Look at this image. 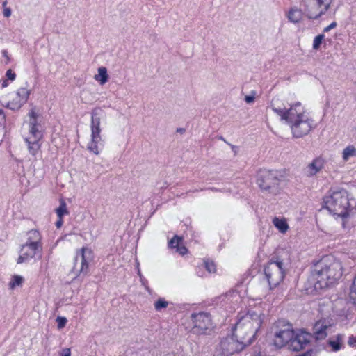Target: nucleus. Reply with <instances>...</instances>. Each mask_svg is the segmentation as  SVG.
I'll return each mask as SVG.
<instances>
[{"label": "nucleus", "mask_w": 356, "mask_h": 356, "mask_svg": "<svg viewBox=\"0 0 356 356\" xmlns=\"http://www.w3.org/2000/svg\"><path fill=\"white\" fill-rule=\"evenodd\" d=\"M270 108L280 117L281 120H284L290 125L292 134L296 138H301L308 134L314 127V120L299 102L286 109L272 101Z\"/></svg>", "instance_id": "obj_1"}, {"label": "nucleus", "mask_w": 356, "mask_h": 356, "mask_svg": "<svg viewBox=\"0 0 356 356\" xmlns=\"http://www.w3.org/2000/svg\"><path fill=\"white\" fill-rule=\"evenodd\" d=\"M343 275L341 262L332 256H325L318 261L312 270L316 280L315 287L325 288L340 279Z\"/></svg>", "instance_id": "obj_2"}, {"label": "nucleus", "mask_w": 356, "mask_h": 356, "mask_svg": "<svg viewBox=\"0 0 356 356\" xmlns=\"http://www.w3.org/2000/svg\"><path fill=\"white\" fill-rule=\"evenodd\" d=\"M330 194L323 199V203L327 210L333 215H337L343 219L349 217L353 212L349 209V202L346 191L337 189L330 191Z\"/></svg>", "instance_id": "obj_3"}, {"label": "nucleus", "mask_w": 356, "mask_h": 356, "mask_svg": "<svg viewBox=\"0 0 356 356\" xmlns=\"http://www.w3.org/2000/svg\"><path fill=\"white\" fill-rule=\"evenodd\" d=\"M261 323L260 314L254 311H249L245 316L239 318L235 326L234 332H236L237 337L250 338L252 343Z\"/></svg>", "instance_id": "obj_4"}, {"label": "nucleus", "mask_w": 356, "mask_h": 356, "mask_svg": "<svg viewBox=\"0 0 356 356\" xmlns=\"http://www.w3.org/2000/svg\"><path fill=\"white\" fill-rule=\"evenodd\" d=\"M283 178L277 170H263L259 174L257 184L265 194L276 195L280 192V184Z\"/></svg>", "instance_id": "obj_5"}, {"label": "nucleus", "mask_w": 356, "mask_h": 356, "mask_svg": "<svg viewBox=\"0 0 356 356\" xmlns=\"http://www.w3.org/2000/svg\"><path fill=\"white\" fill-rule=\"evenodd\" d=\"M251 344V339H246L245 337H239L236 336V332L234 331V334L223 338L219 345V351L226 356L232 355L239 353L245 348V347Z\"/></svg>", "instance_id": "obj_6"}, {"label": "nucleus", "mask_w": 356, "mask_h": 356, "mask_svg": "<svg viewBox=\"0 0 356 356\" xmlns=\"http://www.w3.org/2000/svg\"><path fill=\"white\" fill-rule=\"evenodd\" d=\"M332 3V0H302L300 5L309 19H316L330 10Z\"/></svg>", "instance_id": "obj_7"}, {"label": "nucleus", "mask_w": 356, "mask_h": 356, "mask_svg": "<svg viewBox=\"0 0 356 356\" xmlns=\"http://www.w3.org/2000/svg\"><path fill=\"white\" fill-rule=\"evenodd\" d=\"M31 117L29 122V136L25 138L28 145V149L30 154L35 155L40 148V140L42 137V134L38 129L36 118L37 114L33 110L29 113Z\"/></svg>", "instance_id": "obj_8"}, {"label": "nucleus", "mask_w": 356, "mask_h": 356, "mask_svg": "<svg viewBox=\"0 0 356 356\" xmlns=\"http://www.w3.org/2000/svg\"><path fill=\"white\" fill-rule=\"evenodd\" d=\"M270 288L276 287L284 279L283 263L280 260L270 261L264 269Z\"/></svg>", "instance_id": "obj_9"}, {"label": "nucleus", "mask_w": 356, "mask_h": 356, "mask_svg": "<svg viewBox=\"0 0 356 356\" xmlns=\"http://www.w3.org/2000/svg\"><path fill=\"white\" fill-rule=\"evenodd\" d=\"M91 260L92 251L90 249L83 248L78 250L74 260V273L76 276L81 273L86 275L88 271V264Z\"/></svg>", "instance_id": "obj_10"}, {"label": "nucleus", "mask_w": 356, "mask_h": 356, "mask_svg": "<svg viewBox=\"0 0 356 356\" xmlns=\"http://www.w3.org/2000/svg\"><path fill=\"white\" fill-rule=\"evenodd\" d=\"M191 318L193 324L192 332L196 334H206L211 326V318L207 313L193 314Z\"/></svg>", "instance_id": "obj_11"}, {"label": "nucleus", "mask_w": 356, "mask_h": 356, "mask_svg": "<svg viewBox=\"0 0 356 356\" xmlns=\"http://www.w3.org/2000/svg\"><path fill=\"white\" fill-rule=\"evenodd\" d=\"M309 342V335L305 332L294 334L289 343V349L293 351L302 350Z\"/></svg>", "instance_id": "obj_12"}, {"label": "nucleus", "mask_w": 356, "mask_h": 356, "mask_svg": "<svg viewBox=\"0 0 356 356\" xmlns=\"http://www.w3.org/2000/svg\"><path fill=\"white\" fill-rule=\"evenodd\" d=\"M41 250L42 248L40 247L25 243L21 247L20 255L17 259V264L25 262L33 258L37 252Z\"/></svg>", "instance_id": "obj_13"}, {"label": "nucleus", "mask_w": 356, "mask_h": 356, "mask_svg": "<svg viewBox=\"0 0 356 356\" xmlns=\"http://www.w3.org/2000/svg\"><path fill=\"white\" fill-rule=\"evenodd\" d=\"M293 337L294 332L289 328L277 332L275 334L274 345L279 348L284 346L286 344L289 345Z\"/></svg>", "instance_id": "obj_14"}, {"label": "nucleus", "mask_w": 356, "mask_h": 356, "mask_svg": "<svg viewBox=\"0 0 356 356\" xmlns=\"http://www.w3.org/2000/svg\"><path fill=\"white\" fill-rule=\"evenodd\" d=\"M331 326V324L327 321L325 319L320 320L317 321L314 326L313 334L314 338L316 340H322L324 339L327 333L326 332L327 329Z\"/></svg>", "instance_id": "obj_15"}, {"label": "nucleus", "mask_w": 356, "mask_h": 356, "mask_svg": "<svg viewBox=\"0 0 356 356\" xmlns=\"http://www.w3.org/2000/svg\"><path fill=\"white\" fill-rule=\"evenodd\" d=\"M101 110L99 108H95L92 111V120H91V138L94 139H102L100 136V118L99 117Z\"/></svg>", "instance_id": "obj_16"}, {"label": "nucleus", "mask_w": 356, "mask_h": 356, "mask_svg": "<svg viewBox=\"0 0 356 356\" xmlns=\"http://www.w3.org/2000/svg\"><path fill=\"white\" fill-rule=\"evenodd\" d=\"M323 166V160L321 158H316L304 169V174L308 177H312L320 172Z\"/></svg>", "instance_id": "obj_17"}, {"label": "nucleus", "mask_w": 356, "mask_h": 356, "mask_svg": "<svg viewBox=\"0 0 356 356\" xmlns=\"http://www.w3.org/2000/svg\"><path fill=\"white\" fill-rule=\"evenodd\" d=\"M302 8H298L297 6H293L290 8L286 14V17L292 23L297 24L301 22L304 19V17L306 16V13L305 12L304 7Z\"/></svg>", "instance_id": "obj_18"}, {"label": "nucleus", "mask_w": 356, "mask_h": 356, "mask_svg": "<svg viewBox=\"0 0 356 356\" xmlns=\"http://www.w3.org/2000/svg\"><path fill=\"white\" fill-rule=\"evenodd\" d=\"M17 94L19 97V100L15 104L12 103V106L8 104V106L11 109H18L21 108V106L27 102L30 95V91L26 88H21L18 90Z\"/></svg>", "instance_id": "obj_19"}, {"label": "nucleus", "mask_w": 356, "mask_h": 356, "mask_svg": "<svg viewBox=\"0 0 356 356\" xmlns=\"http://www.w3.org/2000/svg\"><path fill=\"white\" fill-rule=\"evenodd\" d=\"M26 243L42 248V237L40 233L38 230L31 229L26 234Z\"/></svg>", "instance_id": "obj_20"}, {"label": "nucleus", "mask_w": 356, "mask_h": 356, "mask_svg": "<svg viewBox=\"0 0 356 356\" xmlns=\"http://www.w3.org/2000/svg\"><path fill=\"white\" fill-rule=\"evenodd\" d=\"M94 79L101 85L105 84L108 80L107 69L105 67L98 68V74L95 75Z\"/></svg>", "instance_id": "obj_21"}, {"label": "nucleus", "mask_w": 356, "mask_h": 356, "mask_svg": "<svg viewBox=\"0 0 356 356\" xmlns=\"http://www.w3.org/2000/svg\"><path fill=\"white\" fill-rule=\"evenodd\" d=\"M273 223L281 233H285L289 229V225L284 218H274Z\"/></svg>", "instance_id": "obj_22"}, {"label": "nucleus", "mask_w": 356, "mask_h": 356, "mask_svg": "<svg viewBox=\"0 0 356 356\" xmlns=\"http://www.w3.org/2000/svg\"><path fill=\"white\" fill-rule=\"evenodd\" d=\"M56 213L59 218H63L65 214H68L67 204L63 200H60V206L56 209Z\"/></svg>", "instance_id": "obj_23"}, {"label": "nucleus", "mask_w": 356, "mask_h": 356, "mask_svg": "<svg viewBox=\"0 0 356 356\" xmlns=\"http://www.w3.org/2000/svg\"><path fill=\"white\" fill-rule=\"evenodd\" d=\"M102 139H94L93 138H91V141L88 145V149L97 155L99 154L98 143Z\"/></svg>", "instance_id": "obj_24"}, {"label": "nucleus", "mask_w": 356, "mask_h": 356, "mask_svg": "<svg viewBox=\"0 0 356 356\" xmlns=\"http://www.w3.org/2000/svg\"><path fill=\"white\" fill-rule=\"evenodd\" d=\"M356 156V149L353 146H348L343 151V159L347 161L350 157Z\"/></svg>", "instance_id": "obj_25"}, {"label": "nucleus", "mask_w": 356, "mask_h": 356, "mask_svg": "<svg viewBox=\"0 0 356 356\" xmlns=\"http://www.w3.org/2000/svg\"><path fill=\"white\" fill-rule=\"evenodd\" d=\"M341 341H342V336L340 334H338L337 337V340H330L329 341V345L332 347L333 351H337L340 350L341 346Z\"/></svg>", "instance_id": "obj_26"}, {"label": "nucleus", "mask_w": 356, "mask_h": 356, "mask_svg": "<svg viewBox=\"0 0 356 356\" xmlns=\"http://www.w3.org/2000/svg\"><path fill=\"white\" fill-rule=\"evenodd\" d=\"M24 281V278L20 275H14L12 281L10 282L9 286L11 289H13L16 286H20Z\"/></svg>", "instance_id": "obj_27"}, {"label": "nucleus", "mask_w": 356, "mask_h": 356, "mask_svg": "<svg viewBox=\"0 0 356 356\" xmlns=\"http://www.w3.org/2000/svg\"><path fill=\"white\" fill-rule=\"evenodd\" d=\"M324 38V35L323 34H320L314 38V42H313V49H318L321 44H322L323 39Z\"/></svg>", "instance_id": "obj_28"}, {"label": "nucleus", "mask_w": 356, "mask_h": 356, "mask_svg": "<svg viewBox=\"0 0 356 356\" xmlns=\"http://www.w3.org/2000/svg\"><path fill=\"white\" fill-rule=\"evenodd\" d=\"M182 238L178 236H175L170 241H169V247L171 248H177L180 243V241Z\"/></svg>", "instance_id": "obj_29"}, {"label": "nucleus", "mask_w": 356, "mask_h": 356, "mask_svg": "<svg viewBox=\"0 0 356 356\" xmlns=\"http://www.w3.org/2000/svg\"><path fill=\"white\" fill-rule=\"evenodd\" d=\"M168 305V302L165 300H164L162 298L159 299L156 302L154 303V307L156 310H161L163 308L167 307Z\"/></svg>", "instance_id": "obj_30"}, {"label": "nucleus", "mask_w": 356, "mask_h": 356, "mask_svg": "<svg viewBox=\"0 0 356 356\" xmlns=\"http://www.w3.org/2000/svg\"><path fill=\"white\" fill-rule=\"evenodd\" d=\"M350 299L353 300L354 304H356V276L353 280L350 293Z\"/></svg>", "instance_id": "obj_31"}, {"label": "nucleus", "mask_w": 356, "mask_h": 356, "mask_svg": "<svg viewBox=\"0 0 356 356\" xmlns=\"http://www.w3.org/2000/svg\"><path fill=\"white\" fill-rule=\"evenodd\" d=\"M56 322L58 323V328L62 329L65 326L67 319L65 317L58 316L56 318Z\"/></svg>", "instance_id": "obj_32"}, {"label": "nucleus", "mask_w": 356, "mask_h": 356, "mask_svg": "<svg viewBox=\"0 0 356 356\" xmlns=\"http://www.w3.org/2000/svg\"><path fill=\"white\" fill-rule=\"evenodd\" d=\"M256 96V92L254 90H252L251 92V94L250 95H246L245 97V101L248 104H252L254 102Z\"/></svg>", "instance_id": "obj_33"}, {"label": "nucleus", "mask_w": 356, "mask_h": 356, "mask_svg": "<svg viewBox=\"0 0 356 356\" xmlns=\"http://www.w3.org/2000/svg\"><path fill=\"white\" fill-rule=\"evenodd\" d=\"M204 264H205V267H206L207 270L209 273L215 272L216 266H215L214 264L212 261H205Z\"/></svg>", "instance_id": "obj_34"}, {"label": "nucleus", "mask_w": 356, "mask_h": 356, "mask_svg": "<svg viewBox=\"0 0 356 356\" xmlns=\"http://www.w3.org/2000/svg\"><path fill=\"white\" fill-rule=\"evenodd\" d=\"M6 3H7V1H4L3 3V15L6 17H8L10 16L11 15V9L10 8H6Z\"/></svg>", "instance_id": "obj_35"}, {"label": "nucleus", "mask_w": 356, "mask_h": 356, "mask_svg": "<svg viewBox=\"0 0 356 356\" xmlns=\"http://www.w3.org/2000/svg\"><path fill=\"white\" fill-rule=\"evenodd\" d=\"M177 252L179 254H181V255H184V254H186L187 253L188 250H187V248L185 246H180V245H179L177 248Z\"/></svg>", "instance_id": "obj_36"}, {"label": "nucleus", "mask_w": 356, "mask_h": 356, "mask_svg": "<svg viewBox=\"0 0 356 356\" xmlns=\"http://www.w3.org/2000/svg\"><path fill=\"white\" fill-rule=\"evenodd\" d=\"M6 76L8 79L11 81L15 80L16 76L15 74L10 69L6 72Z\"/></svg>", "instance_id": "obj_37"}, {"label": "nucleus", "mask_w": 356, "mask_h": 356, "mask_svg": "<svg viewBox=\"0 0 356 356\" xmlns=\"http://www.w3.org/2000/svg\"><path fill=\"white\" fill-rule=\"evenodd\" d=\"M336 26H337V23L334 22L331 23L329 26L325 27L323 31L324 32H327L330 30H331L332 29H334V27H336Z\"/></svg>", "instance_id": "obj_38"}, {"label": "nucleus", "mask_w": 356, "mask_h": 356, "mask_svg": "<svg viewBox=\"0 0 356 356\" xmlns=\"http://www.w3.org/2000/svg\"><path fill=\"white\" fill-rule=\"evenodd\" d=\"M70 350L69 348H65L62 350L60 356H70Z\"/></svg>", "instance_id": "obj_39"}, {"label": "nucleus", "mask_w": 356, "mask_h": 356, "mask_svg": "<svg viewBox=\"0 0 356 356\" xmlns=\"http://www.w3.org/2000/svg\"><path fill=\"white\" fill-rule=\"evenodd\" d=\"M356 343V338L353 336H351L348 339V344L350 346H353Z\"/></svg>", "instance_id": "obj_40"}, {"label": "nucleus", "mask_w": 356, "mask_h": 356, "mask_svg": "<svg viewBox=\"0 0 356 356\" xmlns=\"http://www.w3.org/2000/svg\"><path fill=\"white\" fill-rule=\"evenodd\" d=\"M5 120V114L2 109H0V124Z\"/></svg>", "instance_id": "obj_41"}, {"label": "nucleus", "mask_w": 356, "mask_h": 356, "mask_svg": "<svg viewBox=\"0 0 356 356\" xmlns=\"http://www.w3.org/2000/svg\"><path fill=\"white\" fill-rule=\"evenodd\" d=\"M251 356H262L259 349H255Z\"/></svg>", "instance_id": "obj_42"}, {"label": "nucleus", "mask_w": 356, "mask_h": 356, "mask_svg": "<svg viewBox=\"0 0 356 356\" xmlns=\"http://www.w3.org/2000/svg\"><path fill=\"white\" fill-rule=\"evenodd\" d=\"M2 54H3V56L6 58V60H6V63H8V62L9 61V60H10V58H9V56H8V51H7L6 50H3V51H2Z\"/></svg>", "instance_id": "obj_43"}, {"label": "nucleus", "mask_w": 356, "mask_h": 356, "mask_svg": "<svg viewBox=\"0 0 356 356\" xmlns=\"http://www.w3.org/2000/svg\"><path fill=\"white\" fill-rule=\"evenodd\" d=\"M63 219L62 218H59V220L56 222V226L59 228L62 226L63 225Z\"/></svg>", "instance_id": "obj_44"}, {"label": "nucleus", "mask_w": 356, "mask_h": 356, "mask_svg": "<svg viewBox=\"0 0 356 356\" xmlns=\"http://www.w3.org/2000/svg\"><path fill=\"white\" fill-rule=\"evenodd\" d=\"M8 86V83H7V81L6 80H4L3 83H2V87L3 88H5Z\"/></svg>", "instance_id": "obj_45"}, {"label": "nucleus", "mask_w": 356, "mask_h": 356, "mask_svg": "<svg viewBox=\"0 0 356 356\" xmlns=\"http://www.w3.org/2000/svg\"><path fill=\"white\" fill-rule=\"evenodd\" d=\"M220 140H224V141H225V140L222 136H221V137H220Z\"/></svg>", "instance_id": "obj_46"}]
</instances>
